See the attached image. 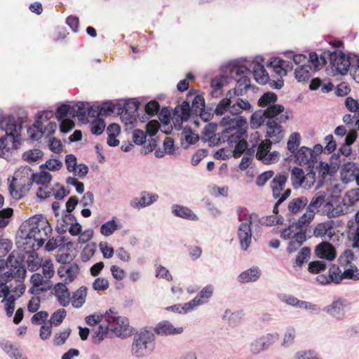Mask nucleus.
<instances>
[{"instance_id": "obj_25", "label": "nucleus", "mask_w": 359, "mask_h": 359, "mask_svg": "<svg viewBox=\"0 0 359 359\" xmlns=\"http://www.w3.org/2000/svg\"><path fill=\"white\" fill-rule=\"evenodd\" d=\"M336 198L332 196L323 207L322 211L328 217H335L344 215L348 212L343 205H336Z\"/></svg>"}, {"instance_id": "obj_45", "label": "nucleus", "mask_w": 359, "mask_h": 359, "mask_svg": "<svg viewBox=\"0 0 359 359\" xmlns=\"http://www.w3.org/2000/svg\"><path fill=\"white\" fill-rule=\"evenodd\" d=\"M308 201L305 196L294 198L288 203V210L292 214H297L307 205Z\"/></svg>"}, {"instance_id": "obj_4", "label": "nucleus", "mask_w": 359, "mask_h": 359, "mask_svg": "<svg viewBox=\"0 0 359 359\" xmlns=\"http://www.w3.org/2000/svg\"><path fill=\"white\" fill-rule=\"evenodd\" d=\"M104 320L110 331L118 338L126 339L133 332V327L130 325L128 318L119 315L114 311H106L104 314Z\"/></svg>"}, {"instance_id": "obj_24", "label": "nucleus", "mask_w": 359, "mask_h": 359, "mask_svg": "<svg viewBox=\"0 0 359 359\" xmlns=\"http://www.w3.org/2000/svg\"><path fill=\"white\" fill-rule=\"evenodd\" d=\"M45 279L39 273L32 274L30 278L32 287L29 288V292L32 294H39L47 291L50 286Z\"/></svg>"}, {"instance_id": "obj_33", "label": "nucleus", "mask_w": 359, "mask_h": 359, "mask_svg": "<svg viewBox=\"0 0 359 359\" xmlns=\"http://www.w3.org/2000/svg\"><path fill=\"white\" fill-rule=\"evenodd\" d=\"M316 255L321 259L332 261L335 259L337 253L334 248L331 244L323 242L317 245Z\"/></svg>"}, {"instance_id": "obj_35", "label": "nucleus", "mask_w": 359, "mask_h": 359, "mask_svg": "<svg viewBox=\"0 0 359 359\" xmlns=\"http://www.w3.org/2000/svg\"><path fill=\"white\" fill-rule=\"evenodd\" d=\"M88 294V288L85 286L80 287L71 297L70 303L75 309L81 308L86 303Z\"/></svg>"}, {"instance_id": "obj_60", "label": "nucleus", "mask_w": 359, "mask_h": 359, "mask_svg": "<svg viewBox=\"0 0 359 359\" xmlns=\"http://www.w3.org/2000/svg\"><path fill=\"white\" fill-rule=\"evenodd\" d=\"M301 144V136L298 133H292L287 140V149L293 154L295 152Z\"/></svg>"}, {"instance_id": "obj_61", "label": "nucleus", "mask_w": 359, "mask_h": 359, "mask_svg": "<svg viewBox=\"0 0 359 359\" xmlns=\"http://www.w3.org/2000/svg\"><path fill=\"white\" fill-rule=\"evenodd\" d=\"M110 329L108 325H100L93 335V339L95 344H100L107 338Z\"/></svg>"}, {"instance_id": "obj_46", "label": "nucleus", "mask_w": 359, "mask_h": 359, "mask_svg": "<svg viewBox=\"0 0 359 359\" xmlns=\"http://www.w3.org/2000/svg\"><path fill=\"white\" fill-rule=\"evenodd\" d=\"M235 94V92L229 90L226 95V97L222 99L217 104L215 109V113L217 115H223L227 111H230V107L231 101V99L232 97V95Z\"/></svg>"}, {"instance_id": "obj_62", "label": "nucleus", "mask_w": 359, "mask_h": 359, "mask_svg": "<svg viewBox=\"0 0 359 359\" xmlns=\"http://www.w3.org/2000/svg\"><path fill=\"white\" fill-rule=\"evenodd\" d=\"M355 259V255L351 250H346L339 257V262L341 267H348L353 264Z\"/></svg>"}, {"instance_id": "obj_64", "label": "nucleus", "mask_w": 359, "mask_h": 359, "mask_svg": "<svg viewBox=\"0 0 359 359\" xmlns=\"http://www.w3.org/2000/svg\"><path fill=\"white\" fill-rule=\"evenodd\" d=\"M345 105L348 111L353 113L356 117L359 118V100L348 97L345 100Z\"/></svg>"}, {"instance_id": "obj_3", "label": "nucleus", "mask_w": 359, "mask_h": 359, "mask_svg": "<svg viewBox=\"0 0 359 359\" xmlns=\"http://www.w3.org/2000/svg\"><path fill=\"white\" fill-rule=\"evenodd\" d=\"M205 102L201 95H196L192 100L191 108L189 102L184 101L177 105L173 111L172 121L175 128L180 129L182 122L187 121L192 115L200 116L203 118Z\"/></svg>"}, {"instance_id": "obj_63", "label": "nucleus", "mask_w": 359, "mask_h": 359, "mask_svg": "<svg viewBox=\"0 0 359 359\" xmlns=\"http://www.w3.org/2000/svg\"><path fill=\"white\" fill-rule=\"evenodd\" d=\"M41 267L42 268L43 276L46 279H50L55 275V267L51 259H46L42 264Z\"/></svg>"}, {"instance_id": "obj_29", "label": "nucleus", "mask_w": 359, "mask_h": 359, "mask_svg": "<svg viewBox=\"0 0 359 359\" xmlns=\"http://www.w3.org/2000/svg\"><path fill=\"white\" fill-rule=\"evenodd\" d=\"M171 212L175 217H180L184 219L190 221L198 220V215L189 207L185 205L174 204L171 207Z\"/></svg>"}, {"instance_id": "obj_43", "label": "nucleus", "mask_w": 359, "mask_h": 359, "mask_svg": "<svg viewBox=\"0 0 359 359\" xmlns=\"http://www.w3.org/2000/svg\"><path fill=\"white\" fill-rule=\"evenodd\" d=\"M299 234L306 235V232L301 227H299L296 222L281 231V237L285 240L297 238V235Z\"/></svg>"}, {"instance_id": "obj_22", "label": "nucleus", "mask_w": 359, "mask_h": 359, "mask_svg": "<svg viewBox=\"0 0 359 359\" xmlns=\"http://www.w3.org/2000/svg\"><path fill=\"white\" fill-rule=\"evenodd\" d=\"M281 300L286 304L297 309L306 310L310 312H316L318 311V308L316 304L309 302L301 301L290 295H283L281 297Z\"/></svg>"}, {"instance_id": "obj_32", "label": "nucleus", "mask_w": 359, "mask_h": 359, "mask_svg": "<svg viewBox=\"0 0 359 359\" xmlns=\"http://www.w3.org/2000/svg\"><path fill=\"white\" fill-rule=\"evenodd\" d=\"M122 227V224L116 217H112L100 226V233L104 237H109L121 229Z\"/></svg>"}, {"instance_id": "obj_38", "label": "nucleus", "mask_w": 359, "mask_h": 359, "mask_svg": "<svg viewBox=\"0 0 359 359\" xmlns=\"http://www.w3.org/2000/svg\"><path fill=\"white\" fill-rule=\"evenodd\" d=\"M1 347L11 359H27L16 346L9 341L2 342Z\"/></svg>"}, {"instance_id": "obj_58", "label": "nucleus", "mask_w": 359, "mask_h": 359, "mask_svg": "<svg viewBox=\"0 0 359 359\" xmlns=\"http://www.w3.org/2000/svg\"><path fill=\"white\" fill-rule=\"evenodd\" d=\"M342 276L344 279L351 280H359V270L355 265H350L348 267H343Z\"/></svg>"}, {"instance_id": "obj_44", "label": "nucleus", "mask_w": 359, "mask_h": 359, "mask_svg": "<svg viewBox=\"0 0 359 359\" xmlns=\"http://www.w3.org/2000/svg\"><path fill=\"white\" fill-rule=\"evenodd\" d=\"M226 83V78L224 76L216 77L210 83L212 97H218L222 95V88Z\"/></svg>"}, {"instance_id": "obj_53", "label": "nucleus", "mask_w": 359, "mask_h": 359, "mask_svg": "<svg viewBox=\"0 0 359 359\" xmlns=\"http://www.w3.org/2000/svg\"><path fill=\"white\" fill-rule=\"evenodd\" d=\"M311 255V250L308 248H303L298 253L297 256L296 257V259L294 262H293V267L294 268H301L304 264L307 262L310 257Z\"/></svg>"}, {"instance_id": "obj_15", "label": "nucleus", "mask_w": 359, "mask_h": 359, "mask_svg": "<svg viewBox=\"0 0 359 359\" xmlns=\"http://www.w3.org/2000/svg\"><path fill=\"white\" fill-rule=\"evenodd\" d=\"M86 107L84 103H77L74 105L62 104L59 107L55 112V116L57 121L67 118H73L79 116V114Z\"/></svg>"}, {"instance_id": "obj_59", "label": "nucleus", "mask_w": 359, "mask_h": 359, "mask_svg": "<svg viewBox=\"0 0 359 359\" xmlns=\"http://www.w3.org/2000/svg\"><path fill=\"white\" fill-rule=\"evenodd\" d=\"M306 236L304 234L297 235V238L290 240L287 247L289 253L294 252L306 241Z\"/></svg>"}, {"instance_id": "obj_57", "label": "nucleus", "mask_w": 359, "mask_h": 359, "mask_svg": "<svg viewBox=\"0 0 359 359\" xmlns=\"http://www.w3.org/2000/svg\"><path fill=\"white\" fill-rule=\"evenodd\" d=\"M62 165L63 163L60 160L57 158H50L47 160L45 163L40 165V169H46L51 172H56L60 170Z\"/></svg>"}, {"instance_id": "obj_2", "label": "nucleus", "mask_w": 359, "mask_h": 359, "mask_svg": "<svg viewBox=\"0 0 359 359\" xmlns=\"http://www.w3.org/2000/svg\"><path fill=\"white\" fill-rule=\"evenodd\" d=\"M34 170L29 166H21L13 173L11 180L9 178V194L15 200L25 196L33 184Z\"/></svg>"}, {"instance_id": "obj_56", "label": "nucleus", "mask_w": 359, "mask_h": 359, "mask_svg": "<svg viewBox=\"0 0 359 359\" xmlns=\"http://www.w3.org/2000/svg\"><path fill=\"white\" fill-rule=\"evenodd\" d=\"M315 215L316 212L306 208L305 212L296 222L297 225L302 229L308 226L313 220Z\"/></svg>"}, {"instance_id": "obj_12", "label": "nucleus", "mask_w": 359, "mask_h": 359, "mask_svg": "<svg viewBox=\"0 0 359 359\" xmlns=\"http://www.w3.org/2000/svg\"><path fill=\"white\" fill-rule=\"evenodd\" d=\"M271 142L270 140L263 141L257 149V158L265 164H271L278 161L280 154L278 151L270 152Z\"/></svg>"}, {"instance_id": "obj_36", "label": "nucleus", "mask_w": 359, "mask_h": 359, "mask_svg": "<svg viewBox=\"0 0 359 359\" xmlns=\"http://www.w3.org/2000/svg\"><path fill=\"white\" fill-rule=\"evenodd\" d=\"M0 129L6 132V135H18V126L12 116H4L0 120Z\"/></svg>"}, {"instance_id": "obj_55", "label": "nucleus", "mask_w": 359, "mask_h": 359, "mask_svg": "<svg viewBox=\"0 0 359 359\" xmlns=\"http://www.w3.org/2000/svg\"><path fill=\"white\" fill-rule=\"evenodd\" d=\"M277 101V95L272 92H267L263 94L258 100V104L261 107H269L274 104Z\"/></svg>"}, {"instance_id": "obj_48", "label": "nucleus", "mask_w": 359, "mask_h": 359, "mask_svg": "<svg viewBox=\"0 0 359 359\" xmlns=\"http://www.w3.org/2000/svg\"><path fill=\"white\" fill-rule=\"evenodd\" d=\"M62 223L69 224V232L72 236H78L81 231V225L72 216L66 215L62 220Z\"/></svg>"}, {"instance_id": "obj_7", "label": "nucleus", "mask_w": 359, "mask_h": 359, "mask_svg": "<svg viewBox=\"0 0 359 359\" xmlns=\"http://www.w3.org/2000/svg\"><path fill=\"white\" fill-rule=\"evenodd\" d=\"M257 217L255 213H238V219L241 223L238 226L237 236L243 250H247L252 243L251 224Z\"/></svg>"}, {"instance_id": "obj_18", "label": "nucleus", "mask_w": 359, "mask_h": 359, "mask_svg": "<svg viewBox=\"0 0 359 359\" xmlns=\"http://www.w3.org/2000/svg\"><path fill=\"white\" fill-rule=\"evenodd\" d=\"M53 116L52 111H43L38 116V118L34 125L29 127L27 130L29 137L33 140H39L43 136V123L48 120Z\"/></svg>"}, {"instance_id": "obj_37", "label": "nucleus", "mask_w": 359, "mask_h": 359, "mask_svg": "<svg viewBox=\"0 0 359 359\" xmlns=\"http://www.w3.org/2000/svg\"><path fill=\"white\" fill-rule=\"evenodd\" d=\"M266 136L275 142H280L283 138V128L275 122H268L266 124Z\"/></svg>"}, {"instance_id": "obj_42", "label": "nucleus", "mask_w": 359, "mask_h": 359, "mask_svg": "<svg viewBox=\"0 0 359 359\" xmlns=\"http://www.w3.org/2000/svg\"><path fill=\"white\" fill-rule=\"evenodd\" d=\"M311 67L309 65H300L294 71L295 79L299 83L307 82L311 77Z\"/></svg>"}, {"instance_id": "obj_13", "label": "nucleus", "mask_w": 359, "mask_h": 359, "mask_svg": "<svg viewBox=\"0 0 359 359\" xmlns=\"http://www.w3.org/2000/svg\"><path fill=\"white\" fill-rule=\"evenodd\" d=\"M251 68L253 76L257 83L265 85L269 82V74L264 68L263 57L256 56L251 63Z\"/></svg>"}, {"instance_id": "obj_31", "label": "nucleus", "mask_w": 359, "mask_h": 359, "mask_svg": "<svg viewBox=\"0 0 359 359\" xmlns=\"http://www.w3.org/2000/svg\"><path fill=\"white\" fill-rule=\"evenodd\" d=\"M260 276V269L258 266H252L241 272L237 280L240 283H250L257 281Z\"/></svg>"}, {"instance_id": "obj_10", "label": "nucleus", "mask_w": 359, "mask_h": 359, "mask_svg": "<svg viewBox=\"0 0 359 359\" xmlns=\"http://www.w3.org/2000/svg\"><path fill=\"white\" fill-rule=\"evenodd\" d=\"M291 181L294 189L302 187L305 189H310L316 182V174L312 170L306 175L299 167H294L291 170Z\"/></svg>"}, {"instance_id": "obj_6", "label": "nucleus", "mask_w": 359, "mask_h": 359, "mask_svg": "<svg viewBox=\"0 0 359 359\" xmlns=\"http://www.w3.org/2000/svg\"><path fill=\"white\" fill-rule=\"evenodd\" d=\"M156 348L154 334L149 330L140 331L133 339L130 346V355L136 359L144 358L147 352H152Z\"/></svg>"}, {"instance_id": "obj_49", "label": "nucleus", "mask_w": 359, "mask_h": 359, "mask_svg": "<svg viewBox=\"0 0 359 359\" xmlns=\"http://www.w3.org/2000/svg\"><path fill=\"white\" fill-rule=\"evenodd\" d=\"M266 118L264 111L258 110L254 112L250 119V125L252 129H257L262 126Z\"/></svg>"}, {"instance_id": "obj_16", "label": "nucleus", "mask_w": 359, "mask_h": 359, "mask_svg": "<svg viewBox=\"0 0 359 359\" xmlns=\"http://www.w3.org/2000/svg\"><path fill=\"white\" fill-rule=\"evenodd\" d=\"M348 303L344 299H338L326 306L323 311L337 320H341L345 317Z\"/></svg>"}, {"instance_id": "obj_14", "label": "nucleus", "mask_w": 359, "mask_h": 359, "mask_svg": "<svg viewBox=\"0 0 359 359\" xmlns=\"http://www.w3.org/2000/svg\"><path fill=\"white\" fill-rule=\"evenodd\" d=\"M159 196L156 193L142 191L138 197L133 198L130 201V206L136 210H141L156 203Z\"/></svg>"}, {"instance_id": "obj_39", "label": "nucleus", "mask_w": 359, "mask_h": 359, "mask_svg": "<svg viewBox=\"0 0 359 359\" xmlns=\"http://www.w3.org/2000/svg\"><path fill=\"white\" fill-rule=\"evenodd\" d=\"M43 156L44 153L42 150L34 148L25 151L22 155V158L28 163L33 164L37 163Z\"/></svg>"}, {"instance_id": "obj_1", "label": "nucleus", "mask_w": 359, "mask_h": 359, "mask_svg": "<svg viewBox=\"0 0 359 359\" xmlns=\"http://www.w3.org/2000/svg\"><path fill=\"white\" fill-rule=\"evenodd\" d=\"M52 227L46 217L34 216L26 220L18 232V243L25 250H37L52 233Z\"/></svg>"}, {"instance_id": "obj_50", "label": "nucleus", "mask_w": 359, "mask_h": 359, "mask_svg": "<svg viewBox=\"0 0 359 359\" xmlns=\"http://www.w3.org/2000/svg\"><path fill=\"white\" fill-rule=\"evenodd\" d=\"M165 309L167 311H172L179 314H186L195 310L190 301L183 304H175L170 306L166 307Z\"/></svg>"}, {"instance_id": "obj_27", "label": "nucleus", "mask_w": 359, "mask_h": 359, "mask_svg": "<svg viewBox=\"0 0 359 359\" xmlns=\"http://www.w3.org/2000/svg\"><path fill=\"white\" fill-rule=\"evenodd\" d=\"M267 66L271 67L280 78L285 76L288 70L292 69V67L286 61L279 57H271L268 61Z\"/></svg>"}, {"instance_id": "obj_34", "label": "nucleus", "mask_w": 359, "mask_h": 359, "mask_svg": "<svg viewBox=\"0 0 359 359\" xmlns=\"http://www.w3.org/2000/svg\"><path fill=\"white\" fill-rule=\"evenodd\" d=\"M333 234V222L330 220L318 224L313 229V236L315 237L323 238L328 236L331 238Z\"/></svg>"}, {"instance_id": "obj_30", "label": "nucleus", "mask_w": 359, "mask_h": 359, "mask_svg": "<svg viewBox=\"0 0 359 359\" xmlns=\"http://www.w3.org/2000/svg\"><path fill=\"white\" fill-rule=\"evenodd\" d=\"M294 163L299 165H310L313 163V158L310 147L303 146L292 154Z\"/></svg>"}, {"instance_id": "obj_20", "label": "nucleus", "mask_w": 359, "mask_h": 359, "mask_svg": "<svg viewBox=\"0 0 359 359\" xmlns=\"http://www.w3.org/2000/svg\"><path fill=\"white\" fill-rule=\"evenodd\" d=\"M341 179L346 184L355 181L359 186V164L354 162L344 163L341 171Z\"/></svg>"}, {"instance_id": "obj_11", "label": "nucleus", "mask_w": 359, "mask_h": 359, "mask_svg": "<svg viewBox=\"0 0 359 359\" xmlns=\"http://www.w3.org/2000/svg\"><path fill=\"white\" fill-rule=\"evenodd\" d=\"M19 144L18 135H4L0 138V157L11 159Z\"/></svg>"}, {"instance_id": "obj_5", "label": "nucleus", "mask_w": 359, "mask_h": 359, "mask_svg": "<svg viewBox=\"0 0 359 359\" xmlns=\"http://www.w3.org/2000/svg\"><path fill=\"white\" fill-rule=\"evenodd\" d=\"M220 125L223 128L222 131L223 135L234 132L228 137L227 142L230 144L236 142L238 139L247 133V120L243 116L223 117L220 121Z\"/></svg>"}, {"instance_id": "obj_23", "label": "nucleus", "mask_w": 359, "mask_h": 359, "mask_svg": "<svg viewBox=\"0 0 359 359\" xmlns=\"http://www.w3.org/2000/svg\"><path fill=\"white\" fill-rule=\"evenodd\" d=\"M52 293L62 306L66 307L69 305L71 295L66 285L62 283L55 284L52 289Z\"/></svg>"}, {"instance_id": "obj_26", "label": "nucleus", "mask_w": 359, "mask_h": 359, "mask_svg": "<svg viewBox=\"0 0 359 359\" xmlns=\"http://www.w3.org/2000/svg\"><path fill=\"white\" fill-rule=\"evenodd\" d=\"M214 290L215 288L212 285H208L203 287L197 295L190 301L194 309L206 304L212 297Z\"/></svg>"}, {"instance_id": "obj_47", "label": "nucleus", "mask_w": 359, "mask_h": 359, "mask_svg": "<svg viewBox=\"0 0 359 359\" xmlns=\"http://www.w3.org/2000/svg\"><path fill=\"white\" fill-rule=\"evenodd\" d=\"M358 201H359V189L358 188L347 191L342 200L343 205L346 210H348V207L355 205Z\"/></svg>"}, {"instance_id": "obj_19", "label": "nucleus", "mask_w": 359, "mask_h": 359, "mask_svg": "<svg viewBox=\"0 0 359 359\" xmlns=\"http://www.w3.org/2000/svg\"><path fill=\"white\" fill-rule=\"evenodd\" d=\"M21 271L22 273L25 272V270L18 264L17 262L15 265V269H11L10 271H6L5 273H2L0 276V298L4 297L6 296H11L10 294V287L6 285V283L8 280L13 278L17 273H20Z\"/></svg>"}, {"instance_id": "obj_54", "label": "nucleus", "mask_w": 359, "mask_h": 359, "mask_svg": "<svg viewBox=\"0 0 359 359\" xmlns=\"http://www.w3.org/2000/svg\"><path fill=\"white\" fill-rule=\"evenodd\" d=\"M51 180L52 175L44 170H41L39 172H34L33 183L46 185L49 184Z\"/></svg>"}, {"instance_id": "obj_28", "label": "nucleus", "mask_w": 359, "mask_h": 359, "mask_svg": "<svg viewBox=\"0 0 359 359\" xmlns=\"http://www.w3.org/2000/svg\"><path fill=\"white\" fill-rule=\"evenodd\" d=\"M339 155H332L330 163L320 162L319 164V173L323 176L332 175L338 170L340 165Z\"/></svg>"}, {"instance_id": "obj_51", "label": "nucleus", "mask_w": 359, "mask_h": 359, "mask_svg": "<svg viewBox=\"0 0 359 359\" xmlns=\"http://www.w3.org/2000/svg\"><path fill=\"white\" fill-rule=\"evenodd\" d=\"M136 109L137 107L133 111H128L127 109H123L120 114L121 121L127 127H133L136 123Z\"/></svg>"}, {"instance_id": "obj_40", "label": "nucleus", "mask_w": 359, "mask_h": 359, "mask_svg": "<svg viewBox=\"0 0 359 359\" xmlns=\"http://www.w3.org/2000/svg\"><path fill=\"white\" fill-rule=\"evenodd\" d=\"M287 182V176L284 174L279 175L274 177L271 183V187L273 196L275 198H278L280 196V192L283 189Z\"/></svg>"}, {"instance_id": "obj_52", "label": "nucleus", "mask_w": 359, "mask_h": 359, "mask_svg": "<svg viewBox=\"0 0 359 359\" xmlns=\"http://www.w3.org/2000/svg\"><path fill=\"white\" fill-rule=\"evenodd\" d=\"M310 67L315 70L322 68L326 63L325 57L322 55H317L316 53H310L309 57Z\"/></svg>"}, {"instance_id": "obj_21", "label": "nucleus", "mask_w": 359, "mask_h": 359, "mask_svg": "<svg viewBox=\"0 0 359 359\" xmlns=\"http://www.w3.org/2000/svg\"><path fill=\"white\" fill-rule=\"evenodd\" d=\"M266 118H273L278 116V120L280 123H285L292 117V112L285 109L282 104H274L269 106L264 110Z\"/></svg>"}, {"instance_id": "obj_41", "label": "nucleus", "mask_w": 359, "mask_h": 359, "mask_svg": "<svg viewBox=\"0 0 359 359\" xmlns=\"http://www.w3.org/2000/svg\"><path fill=\"white\" fill-rule=\"evenodd\" d=\"M297 337V330L293 326L287 327L283 332L281 346L283 348H288L292 346Z\"/></svg>"}, {"instance_id": "obj_17", "label": "nucleus", "mask_w": 359, "mask_h": 359, "mask_svg": "<svg viewBox=\"0 0 359 359\" xmlns=\"http://www.w3.org/2000/svg\"><path fill=\"white\" fill-rule=\"evenodd\" d=\"M154 331L158 336L166 337L181 334L184 332V328L182 326L174 325L168 320H163L156 325Z\"/></svg>"}, {"instance_id": "obj_9", "label": "nucleus", "mask_w": 359, "mask_h": 359, "mask_svg": "<svg viewBox=\"0 0 359 359\" xmlns=\"http://www.w3.org/2000/svg\"><path fill=\"white\" fill-rule=\"evenodd\" d=\"M280 336L277 332L272 331L262 335L250 344V351L254 355L265 352L276 344Z\"/></svg>"}, {"instance_id": "obj_8", "label": "nucleus", "mask_w": 359, "mask_h": 359, "mask_svg": "<svg viewBox=\"0 0 359 359\" xmlns=\"http://www.w3.org/2000/svg\"><path fill=\"white\" fill-rule=\"evenodd\" d=\"M330 60L334 70L344 75L348 72L351 66L359 63V57L356 55H345L340 51H335L330 54Z\"/></svg>"}]
</instances>
